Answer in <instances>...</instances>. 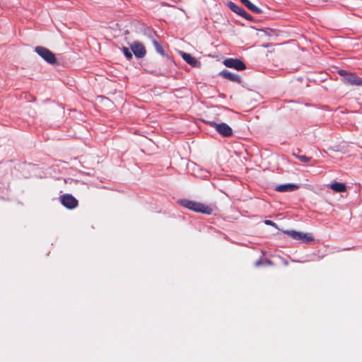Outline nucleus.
Instances as JSON below:
<instances>
[{
  "instance_id": "6",
  "label": "nucleus",
  "mask_w": 362,
  "mask_h": 362,
  "mask_svg": "<svg viewBox=\"0 0 362 362\" xmlns=\"http://www.w3.org/2000/svg\"><path fill=\"white\" fill-rule=\"evenodd\" d=\"M223 63L226 67L233 68L238 71H242L246 68L245 64L238 59H226Z\"/></svg>"
},
{
  "instance_id": "3",
  "label": "nucleus",
  "mask_w": 362,
  "mask_h": 362,
  "mask_svg": "<svg viewBox=\"0 0 362 362\" xmlns=\"http://www.w3.org/2000/svg\"><path fill=\"white\" fill-rule=\"evenodd\" d=\"M340 76H343V82L346 85L349 86H362V78L356 76V75L350 73H346V71H339Z\"/></svg>"
},
{
  "instance_id": "19",
  "label": "nucleus",
  "mask_w": 362,
  "mask_h": 362,
  "mask_svg": "<svg viewBox=\"0 0 362 362\" xmlns=\"http://www.w3.org/2000/svg\"><path fill=\"white\" fill-rule=\"evenodd\" d=\"M264 223L266 225H268V226H272L276 228H277V225L276 223H275L274 222H273L272 221H270V220H266L264 221Z\"/></svg>"
},
{
  "instance_id": "11",
  "label": "nucleus",
  "mask_w": 362,
  "mask_h": 362,
  "mask_svg": "<svg viewBox=\"0 0 362 362\" xmlns=\"http://www.w3.org/2000/svg\"><path fill=\"white\" fill-rule=\"evenodd\" d=\"M228 5L232 11L240 15V16L243 15H246V11L242 7L238 6L235 3L230 1L228 2Z\"/></svg>"
},
{
  "instance_id": "8",
  "label": "nucleus",
  "mask_w": 362,
  "mask_h": 362,
  "mask_svg": "<svg viewBox=\"0 0 362 362\" xmlns=\"http://www.w3.org/2000/svg\"><path fill=\"white\" fill-rule=\"evenodd\" d=\"M220 75L230 81L235 82L238 83H240V82H241V78L239 75L232 73V72L229 71L228 70H226V69L223 70L220 73Z\"/></svg>"
},
{
  "instance_id": "9",
  "label": "nucleus",
  "mask_w": 362,
  "mask_h": 362,
  "mask_svg": "<svg viewBox=\"0 0 362 362\" xmlns=\"http://www.w3.org/2000/svg\"><path fill=\"white\" fill-rule=\"evenodd\" d=\"M299 188L298 185L295 184H284L275 187V190L280 192H293Z\"/></svg>"
},
{
  "instance_id": "10",
  "label": "nucleus",
  "mask_w": 362,
  "mask_h": 362,
  "mask_svg": "<svg viewBox=\"0 0 362 362\" xmlns=\"http://www.w3.org/2000/svg\"><path fill=\"white\" fill-rule=\"evenodd\" d=\"M182 59L189 65L193 67H199L200 62H198L194 57H193L191 54L183 52L182 54Z\"/></svg>"
},
{
  "instance_id": "16",
  "label": "nucleus",
  "mask_w": 362,
  "mask_h": 362,
  "mask_svg": "<svg viewBox=\"0 0 362 362\" xmlns=\"http://www.w3.org/2000/svg\"><path fill=\"white\" fill-rule=\"evenodd\" d=\"M122 51H123V53L124 54V56L126 57V58L128 59V60H130L132 59V51H130L129 49V48L127 47H123L122 48Z\"/></svg>"
},
{
  "instance_id": "4",
  "label": "nucleus",
  "mask_w": 362,
  "mask_h": 362,
  "mask_svg": "<svg viewBox=\"0 0 362 362\" xmlns=\"http://www.w3.org/2000/svg\"><path fill=\"white\" fill-rule=\"evenodd\" d=\"M208 124L223 136L228 137L233 134L232 129L226 123H216L215 122H209Z\"/></svg>"
},
{
  "instance_id": "13",
  "label": "nucleus",
  "mask_w": 362,
  "mask_h": 362,
  "mask_svg": "<svg viewBox=\"0 0 362 362\" xmlns=\"http://www.w3.org/2000/svg\"><path fill=\"white\" fill-rule=\"evenodd\" d=\"M242 4H243L248 9H250L251 11L254 12L255 13H261L262 10L259 7L254 5L252 2H250L249 0H240Z\"/></svg>"
},
{
  "instance_id": "5",
  "label": "nucleus",
  "mask_w": 362,
  "mask_h": 362,
  "mask_svg": "<svg viewBox=\"0 0 362 362\" xmlns=\"http://www.w3.org/2000/svg\"><path fill=\"white\" fill-rule=\"evenodd\" d=\"M60 201L61 204L69 209H73L78 206V200L69 194L62 196Z\"/></svg>"
},
{
  "instance_id": "12",
  "label": "nucleus",
  "mask_w": 362,
  "mask_h": 362,
  "mask_svg": "<svg viewBox=\"0 0 362 362\" xmlns=\"http://www.w3.org/2000/svg\"><path fill=\"white\" fill-rule=\"evenodd\" d=\"M329 187L335 192H344L346 189V186L342 182H333Z\"/></svg>"
},
{
  "instance_id": "7",
  "label": "nucleus",
  "mask_w": 362,
  "mask_h": 362,
  "mask_svg": "<svg viewBox=\"0 0 362 362\" xmlns=\"http://www.w3.org/2000/svg\"><path fill=\"white\" fill-rule=\"evenodd\" d=\"M132 52L134 53L136 57L143 58L146 55V49L142 43L139 42H134L131 45Z\"/></svg>"
},
{
  "instance_id": "20",
  "label": "nucleus",
  "mask_w": 362,
  "mask_h": 362,
  "mask_svg": "<svg viewBox=\"0 0 362 362\" xmlns=\"http://www.w3.org/2000/svg\"><path fill=\"white\" fill-rule=\"evenodd\" d=\"M242 17H243L244 18H245L246 20H248L250 21H252V17L251 15H250L249 13H247L246 12V15H243Z\"/></svg>"
},
{
  "instance_id": "18",
  "label": "nucleus",
  "mask_w": 362,
  "mask_h": 362,
  "mask_svg": "<svg viewBox=\"0 0 362 362\" xmlns=\"http://www.w3.org/2000/svg\"><path fill=\"white\" fill-rule=\"evenodd\" d=\"M297 158L303 163L309 162L311 160V158L307 157L305 156H297Z\"/></svg>"
},
{
  "instance_id": "2",
  "label": "nucleus",
  "mask_w": 362,
  "mask_h": 362,
  "mask_svg": "<svg viewBox=\"0 0 362 362\" xmlns=\"http://www.w3.org/2000/svg\"><path fill=\"white\" fill-rule=\"evenodd\" d=\"M35 52L40 56L46 62L54 64L57 62L54 54L45 47L37 46L35 48Z\"/></svg>"
},
{
  "instance_id": "21",
  "label": "nucleus",
  "mask_w": 362,
  "mask_h": 362,
  "mask_svg": "<svg viewBox=\"0 0 362 362\" xmlns=\"http://www.w3.org/2000/svg\"><path fill=\"white\" fill-rule=\"evenodd\" d=\"M262 261H261V260H258V261H257V262H255V265L256 267H259V266L262 264Z\"/></svg>"
},
{
  "instance_id": "15",
  "label": "nucleus",
  "mask_w": 362,
  "mask_h": 362,
  "mask_svg": "<svg viewBox=\"0 0 362 362\" xmlns=\"http://www.w3.org/2000/svg\"><path fill=\"white\" fill-rule=\"evenodd\" d=\"M152 42H153V45L154 46L156 52L158 53H159L160 55L165 56V52H164L163 47L160 46V45L156 40H153Z\"/></svg>"
},
{
  "instance_id": "23",
  "label": "nucleus",
  "mask_w": 362,
  "mask_h": 362,
  "mask_svg": "<svg viewBox=\"0 0 362 362\" xmlns=\"http://www.w3.org/2000/svg\"><path fill=\"white\" fill-rule=\"evenodd\" d=\"M266 263L269 265L272 264V262L269 260H267Z\"/></svg>"
},
{
  "instance_id": "1",
  "label": "nucleus",
  "mask_w": 362,
  "mask_h": 362,
  "mask_svg": "<svg viewBox=\"0 0 362 362\" xmlns=\"http://www.w3.org/2000/svg\"><path fill=\"white\" fill-rule=\"evenodd\" d=\"M180 203L184 207L196 212H201L205 214H211L212 213V209L210 206L202 203L188 199H182L180 201Z\"/></svg>"
},
{
  "instance_id": "22",
  "label": "nucleus",
  "mask_w": 362,
  "mask_h": 362,
  "mask_svg": "<svg viewBox=\"0 0 362 362\" xmlns=\"http://www.w3.org/2000/svg\"><path fill=\"white\" fill-rule=\"evenodd\" d=\"M293 156L297 158V156H300V155L296 154L295 152L293 153Z\"/></svg>"
},
{
  "instance_id": "17",
  "label": "nucleus",
  "mask_w": 362,
  "mask_h": 362,
  "mask_svg": "<svg viewBox=\"0 0 362 362\" xmlns=\"http://www.w3.org/2000/svg\"><path fill=\"white\" fill-rule=\"evenodd\" d=\"M297 232L298 231L292 230H286V231H284V233L286 234H287L289 237L292 238L294 240L296 238V235L297 234Z\"/></svg>"
},
{
  "instance_id": "14",
  "label": "nucleus",
  "mask_w": 362,
  "mask_h": 362,
  "mask_svg": "<svg viewBox=\"0 0 362 362\" xmlns=\"http://www.w3.org/2000/svg\"><path fill=\"white\" fill-rule=\"evenodd\" d=\"M295 240H302L303 242H310L313 240V237L308 233H304L302 232H297Z\"/></svg>"
}]
</instances>
